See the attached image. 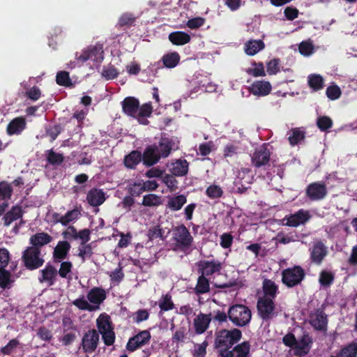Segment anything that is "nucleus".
Segmentation results:
<instances>
[{
    "label": "nucleus",
    "instance_id": "nucleus-1",
    "mask_svg": "<svg viewBox=\"0 0 357 357\" xmlns=\"http://www.w3.org/2000/svg\"><path fill=\"white\" fill-rule=\"evenodd\" d=\"M173 239L178 250L186 254L190 253L192 250L193 237L183 224L174 228Z\"/></svg>",
    "mask_w": 357,
    "mask_h": 357
},
{
    "label": "nucleus",
    "instance_id": "nucleus-2",
    "mask_svg": "<svg viewBox=\"0 0 357 357\" xmlns=\"http://www.w3.org/2000/svg\"><path fill=\"white\" fill-rule=\"evenodd\" d=\"M228 318L235 326L243 327L250 322L252 313L248 307L236 304L229 308Z\"/></svg>",
    "mask_w": 357,
    "mask_h": 357
},
{
    "label": "nucleus",
    "instance_id": "nucleus-3",
    "mask_svg": "<svg viewBox=\"0 0 357 357\" xmlns=\"http://www.w3.org/2000/svg\"><path fill=\"white\" fill-rule=\"evenodd\" d=\"M242 337V333L238 328L231 330L221 329L216 333L215 347L221 349L224 347H233Z\"/></svg>",
    "mask_w": 357,
    "mask_h": 357
},
{
    "label": "nucleus",
    "instance_id": "nucleus-4",
    "mask_svg": "<svg viewBox=\"0 0 357 357\" xmlns=\"http://www.w3.org/2000/svg\"><path fill=\"white\" fill-rule=\"evenodd\" d=\"M305 278V270L301 266L295 265L282 271V282L288 288L301 284Z\"/></svg>",
    "mask_w": 357,
    "mask_h": 357
},
{
    "label": "nucleus",
    "instance_id": "nucleus-5",
    "mask_svg": "<svg viewBox=\"0 0 357 357\" xmlns=\"http://www.w3.org/2000/svg\"><path fill=\"white\" fill-rule=\"evenodd\" d=\"M21 259L24 266L29 271L40 268L45 262L41 256V250L29 246L22 252Z\"/></svg>",
    "mask_w": 357,
    "mask_h": 357
},
{
    "label": "nucleus",
    "instance_id": "nucleus-6",
    "mask_svg": "<svg viewBox=\"0 0 357 357\" xmlns=\"http://www.w3.org/2000/svg\"><path fill=\"white\" fill-rule=\"evenodd\" d=\"M258 314L264 321H268L273 318L275 305L274 299L267 296L258 298L257 303Z\"/></svg>",
    "mask_w": 357,
    "mask_h": 357
},
{
    "label": "nucleus",
    "instance_id": "nucleus-7",
    "mask_svg": "<svg viewBox=\"0 0 357 357\" xmlns=\"http://www.w3.org/2000/svg\"><path fill=\"white\" fill-rule=\"evenodd\" d=\"M103 49L101 45L89 46L81 53H76V59L82 63L91 60L96 63H101L104 59Z\"/></svg>",
    "mask_w": 357,
    "mask_h": 357
},
{
    "label": "nucleus",
    "instance_id": "nucleus-8",
    "mask_svg": "<svg viewBox=\"0 0 357 357\" xmlns=\"http://www.w3.org/2000/svg\"><path fill=\"white\" fill-rule=\"evenodd\" d=\"M324 306L317 308L310 314V324L314 330L318 331H326L328 326V316L324 312Z\"/></svg>",
    "mask_w": 357,
    "mask_h": 357
},
{
    "label": "nucleus",
    "instance_id": "nucleus-9",
    "mask_svg": "<svg viewBox=\"0 0 357 357\" xmlns=\"http://www.w3.org/2000/svg\"><path fill=\"white\" fill-rule=\"evenodd\" d=\"M99 342V333L95 330H89L82 337V348L84 353L92 354L97 349Z\"/></svg>",
    "mask_w": 357,
    "mask_h": 357
},
{
    "label": "nucleus",
    "instance_id": "nucleus-10",
    "mask_svg": "<svg viewBox=\"0 0 357 357\" xmlns=\"http://www.w3.org/2000/svg\"><path fill=\"white\" fill-rule=\"evenodd\" d=\"M151 337V333L149 331H142L128 340L126 346V349L130 352H133L147 344L150 342Z\"/></svg>",
    "mask_w": 357,
    "mask_h": 357
},
{
    "label": "nucleus",
    "instance_id": "nucleus-11",
    "mask_svg": "<svg viewBox=\"0 0 357 357\" xmlns=\"http://www.w3.org/2000/svg\"><path fill=\"white\" fill-rule=\"evenodd\" d=\"M327 188L324 182H314L307 185L305 195L311 201H319L325 198L327 195Z\"/></svg>",
    "mask_w": 357,
    "mask_h": 357
},
{
    "label": "nucleus",
    "instance_id": "nucleus-12",
    "mask_svg": "<svg viewBox=\"0 0 357 357\" xmlns=\"http://www.w3.org/2000/svg\"><path fill=\"white\" fill-rule=\"evenodd\" d=\"M271 153L267 149V145L264 144L255 149L251 156V161L253 166L259 168L268 164Z\"/></svg>",
    "mask_w": 357,
    "mask_h": 357
},
{
    "label": "nucleus",
    "instance_id": "nucleus-13",
    "mask_svg": "<svg viewBox=\"0 0 357 357\" xmlns=\"http://www.w3.org/2000/svg\"><path fill=\"white\" fill-rule=\"evenodd\" d=\"M198 273L204 275L210 276L215 273H220L222 266L218 261H200L197 263Z\"/></svg>",
    "mask_w": 357,
    "mask_h": 357
},
{
    "label": "nucleus",
    "instance_id": "nucleus-14",
    "mask_svg": "<svg viewBox=\"0 0 357 357\" xmlns=\"http://www.w3.org/2000/svg\"><path fill=\"white\" fill-rule=\"evenodd\" d=\"M312 343V337L307 333L304 332L301 338L297 340V344L294 351L295 356L303 357L307 355L310 352Z\"/></svg>",
    "mask_w": 357,
    "mask_h": 357
},
{
    "label": "nucleus",
    "instance_id": "nucleus-15",
    "mask_svg": "<svg viewBox=\"0 0 357 357\" xmlns=\"http://www.w3.org/2000/svg\"><path fill=\"white\" fill-rule=\"evenodd\" d=\"M71 245L68 241H59L52 252V258L55 263L61 262L67 258Z\"/></svg>",
    "mask_w": 357,
    "mask_h": 357
},
{
    "label": "nucleus",
    "instance_id": "nucleus-16",
    "mask_svg": "<svg viewBox=\"0 0 357 357\" xmlns=\"http://www.w3.org/2000/svg\"><path fill=\"white\" fill-rule=\"evenodd\" d=\"M310 217L308 211L300 209L295 213L291 214L289 217H287L286 225L296 227L306 223L310 219Z\"/></svg>",
    "mask_w": 357,
    "mask_h": 357
},
{
    "label": "nucleus",
    "instance_id": "nucleus-17",
    "mask_svg": "<svg viewBox=\"0 0 357 357\" xmlns=\"http://www.w3.org/2000/svg\"><path fill=\"white\" fill-rule=\"evenodd\" d=\"M271 89V83L265 80H256L248 88L250 93L256 96H266Z\"/></svg>",
    "mask_w": 357,
    "mask_h": 357
},
{
    "label": "nucleus",
    "instance_id": "nucleus-18",
    "mask_svg": "<svg viewBox=\"0 0 357 357\" xmlns=\"http://www.w3.org/2000/svg\"><path fill=\"white\" fill-rule=\"evenodd\" d=\"M327 248L321 241L315 243L310 249V259L315 264L320 265L327 255Z\"/></svg>",
    "mask_w": 357,
    "mask_h": 357
},
{
    "label": "nucleus",
    "instance_id": "nucleus-19",
    "mask_svg": "<svg viewBox=\"0 0 357 357\" xmlns=\"http://www.w3.org/2000/svg\"><path fill=\"white\" fill-rule=\"evenodd\" d=\"M142 158L143 164L146 167L155 165L161 158L156 149V145L148 146L142 154Z\"/></svg>",
    "mask_w": 357,
    "mask_h": 357
},
{
    "label": "nucleus",
    "instance_id": "nucleus-20",
    "mask_svg": "<svg viewBox=\"0 0 357 357\" xmlns=\"http://www.w3.org/2000/svg\"><path fill=\"white\" fill-rule=\"evenodd\" d=\"M123 112L128 116L136 118L139 109V101L135 97L128 96L121 102Z\"/></svg>",
    "mask_w": 357,
    "mask_h": 357
},
{
    "label": "nucleus",
    "instance_id": "nucleus-21",
    "mask_svg": "<svg viewBox=\"0 0 357 357\" xmlns=\"http://www.w3.org/2000/svg\"><path fill=\"white\" fill-rule=\"evenodd\" d=\"M52 240V236L46 232H37L29 238V243L31 245L30 247L40 250L42 247L50 243Z\"/></svg>",
    "mask_w": 357,
    "mask_h": 357
},
{
    "label": "nucleus",
    "instance_id": "nucleus-22",
    "mask_svg": "<svg viewBox=\"0 0 357 357\" xmlns=\"http://www.w3.org/2000/svg\"><path fill=\"white\" fill-rule=\"evenodd\" d=\"M211 321V314H206L200 312L196 318L194 319L193 321L196 334L201 335L204 333L208 328Z\"/></svg>",
    "mask_w": 357,
    "mask_h": 357
},
{
    "label": "nucleus",
    "instance_id": "nucleus-23",
    "mask_svg": "<svg viewBox=\"0 0 357 357\" xmlns=\"http://www.w3.org/2000/svg\"><path fill=\"white\" fill-rule=\"evenodd\" d=\"M63 324L68 328L64 329V335L61 339V342L63 345L68 346L71 344L76 339L77 329V326L73 324L70 319H63Z\"/></svg>",
    "mask_w": 357,
    "mask_h": 357
},
{
    "label": "nucleus",
    "instance_id": "nucleus-24",
    "mask_svg": "<svg viewBox=\"0 0 357 357\" xmlns=\"http://www.w3.org/2000/svg\"><path fill=\"white\" fill-rule=\"evenodd\" d=\"M105 199V193L102 189L93 188L86 195V200L91 206H99L104 203Z\"/></svg>",
    "mask_w": 357,
    "mask_h": 357
},
{
    "label": "nucleus",
    "instance_id": "nucleus-25",
    "mask_svg": "<svg viewBox=\"0 0 357 357\" xmlns=\"http://www.w3.org/2000/svg\"><path fill=\"white\" fill-rule=\"evenodd\" d=\"M26 122L24 117H16L10 121L6 128L8 135H20L26 128Z\"/></svg>",
    "mask_w": 357,
    "mask_h": 357
},
{
    "label": "nucleus",
    "instance_id": "nucleus-26",
    "mask_svg": "<svg viewBox=\"0 0 357 357\" xmlns=\"http://www.w3.org/2000/svg\"><path fill=\"white\" fill-rule=\"evenodd\" d=\"M24 211L20 205L13 206L11 208L7 211L2 218L3 225L5 227L10 226L14 221L22 218Z\"/></svg>",
    "mask_w": 357,
    "mask_h": 357
},
{
    "label": "nucleus",
    "instance_id": "nucleus-27",
    "mask_svg": "<svg viewBox=\"0 0 357 357\" xmlns=\"http://www.w3.org/2000/svg\"><path fill=\"white\" fill-rule=\"evenodd\" d=\"M106 291L102 287H93L87 294V298L89 302L96 305V307H98V308L99 307V305L106 299Z\"/></svg>",
    "mask_w": 357,
    "mask_h": 357
},
{
    "label": "nucleus",
    "instance_id": "nucleus-28",
    "mask_svg": "<svg viewBox=\"0 0 357 357\" xmlns=\"http://www.w3.org/2000/svg\"><path fill=\"white\" fill-rule=\"evenodd\" d=\"M189 169V163L185 159L176 160L170 165V172L174 176H184Z\"/></svg>",
    "mask_w": 357,
    "mask_h": 357
},
{
    "label": "nucleus",
    "instance_id": "nucleus-29",
    "mask_svg": "<svg viewBox=\"0 0 357 357\" xmlns=\"http://www.w3.org/2000/svg\"><path fill=\"white\" fill-rule=\"evenodd\" d=\"M41 277L39 278L40 282H47L49 286L54 284L57 275V270L50 264H47L45 268L40 271Z\"/></svg>",
    "mask_w": 357,
    "mask_h": 357
},
{
    "label": "nucleus",
    "instance_id": "nucleus-30",
    "mask_svg": "<svg viewBox=\"0 0 357 357\" xmlns=\"http://www.w3.org/2000/svg\"><path fill=\"white\" fill-rule=\"evenodd\" d=\"M141 162H142V153L137 150L132 151L123 159L124 165L131 169H135Z\"/></svg>",
    "mask_w": 357,
    "mask_h": 357
},
{
    "label": "nucleus",
    "instance_id": "nucleus-31",
    "mask_svg": "<svg viewBox=\"0 0 357 357\" xmlns=\"http://www.w3.org/2000/svg\"><path fill=\"white\" fill-rule=\"evenodd\" d=\"M174 144L173 140L171 139L166 137L161 138L158 146H156L160 158H167L169 155Z\"/></svg>",
    "mask_w": 357,
    "mask_h": 357
},
{
    "label": "nucleus",
    "instance_id": "nucleus-32",
    "mask_svg": "<svg viewBox=\"0 0 357 357\" xmlns=\"http://www.w3.org/2000/svg\"><path fill=\"white\" fill-rule=\"evenodd\" d=\"M190 36L183 31H174L169 35V40L176 45H183L190 41Z\"/></svg>",
    "mask_w": 357,
    "mask_h": 357
},
{
    "label": "nucleus",
    "instance_id": "nucleus-33",
    "mask_svg": "<svg viewBox=\"0 0 357 357\" xmlns=\"http://www.w3.org/2000/svg\"><path fill=\"white\" fill-rule=\"evenodd\" d=\"M264 47V43L261 40H251L245 44V52L248 55L254 56Z\"/></svg>",
    "mask_w": 357,
    "mask_h": 357
},
{
    "label": "nucleus",
    "instance_id": "nucleus-34",
    "mask_svg": "<svg viewBox=\"0 0 357 357\" xmlns=\"http://www.w3.org/2000/svg\"><path fill=\"white\" fill-rule=\"evenodd\" d=\"M180 55L176 52H173L164 54L161 59L165 67L173 68L176 67L180 61Z\"/></svg>",
    "mask_w": 357,
    "mask_h": 357
},
{
    "label": "nucleus",
    "instance_id": "nucleus-35",
    "mask_svg": "<svg viewBox=\"0 0 357 357\" xmlns=\"http://www.w3.org/2000/svg\"><path fill=\"white\" fill-rule=\"evenodd\" d=\"M210 291V281L204 275H199L196 286L195 287V293L197 295L204 294Z\"/></svg>",
    "mask_w": 357,
    "mask_h": 357
},
{
    "label": "nucleus",
    "instance_id": "nucleus-36",
    "mask_svg": "<svg viewBox=\"0 0 357 357\" xmlns=\"http://www.w3.org/2000/svg\"><path fill=\"white\" fill-rule=\"evenodd\" d=\"M264 296L275 299L278 293V287L271 280L265 279L263 282Z\"/></svg>",
    "mask_w": 357,
    "mask_h": 357
},
{
    "label": "nucleus",
    "instance_id": "nucleus-37",
    "mask_svg": "<svg viewBox=\"0 0 357 357\" xmlns=\"http://www.w3.org/2000/svg\"><path fill=\"white\" fill-rule=\"evenodd\" d=\"M96 324L100 333L113 329L110 317L106 314H101L98 317Z\"/></svg>",
    "mask_w": 357,
    "mask_h": 357
},
{
    "label": "nucleus",
    "instance_id": "nucleus-38",
    "mask_svg": "<svg viewBox=\"0 0 357 357\" xmlns=\"http://www.w3.org/2000/svg\"><path fill=\"white\" fill-rule=\"evenodd\" d=\"M309 86L314 91L321 90L324 87V79L320 75L311 74L307 77Z\"/></svg>",
    "mask_w": 357,
    "mask_h": 357
},
{
    "label": "nucleus",
    "instance_id": "nucleus-39",
    "mask_svg": "<svg viewBox=\"0 0 357 357\" xmlns=\"http://www.w3.org/2000/svg\"><path fill=\"white\" fill-rule=\"evenodd\" d=\"M305 137V132L301 128H295L291 130L288 139L291 146H295L303 141Z\"/></svg>",
    "mask_w": 357,
    "mask_h": 357
},
{
    "label": "nucleus",
    "instance_id": "nucleus-40",
    "mask_svg": "<svg viewBox=\"0 0 357 357\" xmlns=\"http://www.w3.org/2000/svg\"><path fill=\"white\" fill-rule=\"evenodd\" d=\"M45 156L47 162L52 165H59L64 160L63 154L56 153L52 149L45 151Z\"/></svg>",
    "mask_w": 357,
    "mask_h": 357
},
{
    "label": "nucleus",
    "instance_id": "nucleus-41",
    "mask_svg": "<svg viewBox=\"0 0 357 357\" xmlns=\"http://www.w3.org/2000/svg\"><path fill=\"white\" fill-rule=\"evenodd\" d=\"M186 202L187 198L185 195H177L169 199L167 204V206L171 210L176 211L181 209V208L186 203Z\"/></svg>",
    "mask_w": 357,
    "mask_h": 357
},
{
    "label": "nucleus",
    "instance_id": "nucleus-42",
    "mask_svg": "<svg viewBox=\"0 0 357 357\" xmlns=\"http://www.w3.org/2000/svg\"><path fill=\"white\" fill-rule=\"evenodd\" d=\"M13 189L10 183L7 181L0 182V199L7 202L11 199Z\"/></svg>",
    "mask_w": 357,
    "mask_h": 357
},
{
    "label": "nucleus",
    "instance_id": "nucleus-43",
    "mask_svg": "<svg viewBox=\"0 0 357 357\" xmlns=\"http://www.w3.org/2000/svg\"><path fill=\"white\" fill-rule=\"evenodd\" d=\"M335 274L331 271H321L319 273V282L324 287H330L334 282Z\"/></svg>",
    "mask_w": 357,
    "mask_h": 357
},
{
    "label": "nucleus",
    "instance_id": "nucleus-44",
    "mask_svg": "<svg viewBox=\"0 0 357 357\" xmlns=\"http://www.w3.org/2000/svg\"><path fill=\"white\" fill-rule=\"evenodd\" d=\"M78 251L77 256L81 258L82 262H84L86 259H90L93 255L91 243H80Z\"/></svg>",
    "mask_w": 357,
    "mask_h": 357
},
{
    "label": "nucleus",
    "instance_id": "nucleus-45",
    "mask_svg": "<svg viewBox=\"0 0 357 357\" xmlns=\"http://www.w3.org/2000/svg\"><path fill=\"white\" fill-rule=\"evenodd\" d=\"M162 204L161 197L155 194L144 195L142 204L144 206H158Z\"/></svg>",
    "mask_w": 357,
    "mask_h": 357
},
{
    "label": "nucleus",
    "instance_id": "nucleus-46",
    "mask_svg": "<svg viewBox=\"0 0 357 357\" xmlns=\"http://www.w3.org/2000/svg\"><path fill=\"white\" fill-rule=\"evenodd\" d=\"M160 311L166 312L174 308V304L172 300V296L169 294L162 295L158 302Z\"/></svg>",
    "mask_w": 357,
    "mask_h": 357
},
{
    "label": "nucleus",
    "instance_id": "nucleus-47",
    "mask_svg": "<svg viewBox=\"0 0 357 357\" xmlns=\"http://www.w3.org/2000/svg\"><path fill=\"white\" fill-rule=\"evenodd\" d=\"M341 357H357V342H352L339 352Z\"/></svg>",
    "mask_w": 357,
    "mask_h": 357
},
{
    "label": "nucleus",
    "instance_id": "nucleus-48",
    "mask_svg": "<svg viewBox=\"0 0 357 357\" xmlns=\"http://www.w3.org/2000/svg\"><path fill=\"white\" fill-rule=\"evenodd\" d=\"M250 344L248 341L243 342L234 347L235 357H248L250 354Z\"/></svg>",
    "mask_w": 357,
    "mask_h": 357
},
{
    "label": "nucleus",
    "instance_id": "nucleus-49",
    "mask_svg": "<svg viewBox=\"0 0 357 357\" xmlns=\"http://www.w3.org/2000/svg\"><path fill=\"white\" fill-rule=\"evenodd\" d=\"M56 84L63 86H71L73 85L71 79L70 78L69 73L67 71H59L56 77Z\"/></svg>",
    "mask_w": 357,
    "mask_h": 357
},
{
    "label": "nucleus",
    "instance_id": "nucleus-50",
    "mask_svg": "<svg viewBox=\"0 0 357 357\" xmlns=\"http://www.w3.org/2000/svg\"><path fill=\"white\" fill-rule=\"evenodd\" d=\"M136 20V17L132 13H124L119 19L118 24L121 27L123 26H131L134 25Z\"/></svg>",
    "mask_w": 357,
    "mask_h": 357
},
{
    "label": "nucleus",
    "instance_id": "nucleus-51",
    "mask_svg": "<svg viewBox=\"0 0 357 357\" xmlns=\"http://www.w3.org/2000/svg\"><path fill=\"white\" fill-rule=\"evenodd\" d=\"M73 304L78 309L82 310L94 311L98 309V307L90 305L88 301L84 298V296L75 299L73 301Z\"/></svg>",
    "mask_w": 357,
    "mask_h": 357
},
{
    "label": "nucleus",
    "instance_id": "nucleus-52",
    "mask_svg": "<svg viewBox=\"0 0 357 357\" xmlns=\"http://www.w3.org/2000/svg\"><path fill=\"white\" fill-rule=\"evenodd\" d=\"M13 282L10 273L6 269H0V287L3 289H9Z\"/></svg>",
    "mask_w": 357,
    "mask_h": 357
},
{
    "label": "nucleus",
    "instance_id": "nucleus-53",
    "mask_svg": "<svg viewBox=\"0 0 357 357\" xmlns=\"http://www.w3.org/2000/svg\"><path fill=\"white\" fill-rule=\"evenodd\" d=\"M60 268L57 271V274L62 278H71L68 277V274L72 272L73 267V263L70 261H61Z\"/></svg>",
    "mask_w": 357,
    "mask_h": 357
},
{
    "label": "nucleus",
    "instance_id": "nucleus-54",
    "mask_svg": "<svg viewBox=\"0 0 357 357\" xmlns=\"http://www.w3.org/2000/svg\"><path fill=\"white\" fill-rule=\"evenodd\" d=\"M80 211L77 208L68 211L64 215H62V225H68L70 222L78 219Z\"/></svg>",
    "mask_w": 357,
    "mask_h": 357
},
{
    "label": "nucleus",
    "instance_id": "nucleus-55",
    "mask_svg": "<svg viewBox=\"0 0 357 357\" xmlns=\"http://www.w3.org/2000/svg\"><path fill=\"white\" fill-rule=\"evenodd\" d=\"M332 119L327 116H319L317 119V126L321 131H326L333 126Z\"/></svg>",
    "mask_w": 357,
    "mask_h": 357
},
{
    "label": "nucleus",
    "instance_id": "nucleus-56",
    "mask_svg": "<svg viewBox=\"0 0 357 357\" xmlns=\"http://www.w3.org/2000/svg\"><path fill=\"white\" fill-rule=\"evenodd\" d=\"M206 195L211 199H218L223 195V190L220 186L213 184L206 188Z\"/></svg>",
    "mask_w": 357,
    "mask_h": 357
},
{
    "label": "nucleus",
    "instance_id": "nucleus-57",
    "mask_svg": "<svg viewBox=\"0 0 357 357\" xmlns=\"http://www.w3.org/2000/svg\"><path fill=\"white\" fill-rule=\"evenodd\" d=\"M326 94L328 99L335 100L340 97L342 91L337 85L333 84L327 87Z\"/></svg>",
    "mask_w": 357,
    "mask_h": 357
},
{
    "label": "nucleus",
    "instance_id": "nucleus-58",
    "mask_svg": "<svg viewBox=\"0 0 357 357\" xmlns=\"http://www.w3.org/2000/svg\"><path fill=\"white\" fill-rule=\"evenodd\" d=\"M119 75L117 69L114 66H104L102 71V76L106 79H114Z\"/></svg>",
    "mask_w": 357,
    "mask_h": 357
},
{
    "label": "nucleus",
    "instance_id": "nucleus-59",
    "mask_svg": "<svg viewBox=\"0 0 357 357\" xmlns=\"http://www.w3.org/2000/svg\"><path fill=\"white\" fill-rule=\"evenodd\" d=\"M172 174H165L162 177V181L167 186L171 192L175 191L178 188V181L175 178Z\"/></svg>",
    "mask_w": 357,
    "mask_h": 357
},
{
    "label": "nucleus",
    "instance_id": "nucleus-60",
    "mask_svg": "<svg viewBox=\"0 0 357 357\" xmlns=\"http://www.w3.org/2000/svg\"><path fill=\"white\" fill-rule=\"evenodd\" d=\"M19 344L20 342L17 339H12L6 346L1 348L0 352L3 355H10Z\"/></svg>",
    "mask_w": 357,
    "mask_h": 357
},
{
    "label": "nucleus",
    "instance_id": "nucleus-61",
    "mask_svg": "<svg viewBox=\"0 0 357 357\" xmlns=\"http://www.w3.org/2000/svg\"><path fill=\"white\" fill-rule=\"evenodd\" d=\"M299 52L303 56H310L313 53L314 46L308 41H303L298 46Z\"/></svg>",
    "mask_w": 357,
    "mask_h": 357
},
{
    "label": "nucleus",
    "instance_id": "nucleus-62",
    "mask_svg": "<svg viewBox=\"0 0 357 357\" xmlns=\"http://www.w3.org/2000/svg\"><path fill=\"white\" fill-rule=\"evenodd\" d=\"M280 59H273L267 63L266 70L268 75H275L280 71Z\"/></svg>",
    "mask_w": 357,
    "mask_h": 357
},
{
    "label": "nucleus",
    "instance_id": "nucleus-63",
    "mask_svg": "<svg viewBox=\"0 0 357 357\" xmlns=\"http://www.w3.org/2000/svg\"><path fill=\"white\" fill-rule=\"evenodd\" d=\"M100 334L102 335V338L105 345L111 346L114 343L116 336L114 329L103 333L102 332Z\"/></svg>",
    "mask_w": 357,
    "mask_h": 357
},
{
    "label": "nucleus",
    "instance_id": "nucleus-64",
    "mask_svg": "<svg viewBox=\"0 0 357 357\" xmlns=\"http://www.w3.org/2000/svg\"><path fill=\"white\" fill-rule=\"evenodd\" d=\"M153 112V107L151 102L144 103L142 106L139 105V109L137 112V117H149Z\"/></svg>",
    "mask_w": 357,
    "mask_h": 357
}]
</instances>
